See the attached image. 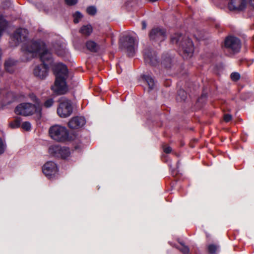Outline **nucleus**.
I'll return each mask as SVG.
<instances>
[{
  "mask_svg": "<svg viewBox=\"0 0 254 254\" xmlns=\"http://www.w3.org/2000/svg\"><path fill=\"white\" fill-rule=\"evenodd\" d=\"M53 71L56 80L54 85L51 87V89L56 95H64L68 91L66 82L68 73L67 67L65 64L59 63L55 65Z\"/></svg>",
  "mask_w": 254,
  "mask_h": 254,
  "instance_id": "f257e3e1",
  "label": "nucleus"
},
{
  "mask_svg": "<svg viewBox=\"0 0 254 254\" xmlns=\"http://www.w3.org/2000/svg\"><path fill=\"white\" fill-rule=\"evenodd\" d=\"M49 133L51 138L58 142H65L72 139L67 129L61 126L55 125L51 127Z\"/></svg>",
  "mask_w": 254,
  "mask_h": 254,
  "instance_id": "f03ea898",
  "label": "nucleus"
},
{
  "mask_svg": "<svg viewBox=\"0 0 254 254\" xmlns=\"http://www.w3.org/2000/svg\"><path fill=\"white\" fill-rule=\"evenodd\" d=\"M16 114L27 116L36 113L40 117L41 108L39 105H34L29 103H23L17 105L14 110Z\"/></svg>",
  "mask_w": 254,
  "mask_h": 254,
  "instance_id": "7ed1b4c3",
  "label": "nucleus"
},
{
  "mask_svg": "<svg viewBox=\"0 0 254 254\" xmlns=\"http://www.w3.org/2000/svg\"><path fill=\"white\" fill-rule=\"evenodd\" d=\"M142 54L146 64L151 66H156L159 65L160 61L154 49H144Z\"/></svg>",
  "mask_w": 254,
  "mask_h": 254,
  "instance_id": "20e7f679",
  "label": "nucleus"
},
{
  "mask_svg": "<svg viewBox=\"0 0 254 254\" xmlns=\"http://www.w3.org/2000/svg\"><path fill=\"white\" fill-rule=\"evenodd\" d=\"M73 111L72 103L66 100L60 103L57 109V113L61 118H66L70 116Z\"/></svg>",
  "mask_w": 254,
  "mask_h": 254,
  "instance_id": "39448f33",
  "label": "nucleus"
},
{
  "mask_svg": "<svg viewBox=\"0 0 254 254\" xmlns=\"http://www.w3.org/2000/svg\"><path fill=\"white\" fill-rule=\"evenodd\" d=\"M171 42L173 44H179L180 46L183 48H191L192 46V42L191 40L183 36L179 33H176L173 34L171 37Z\"/></svg>",
  "mask_w": 254,
  "mask_h": 254,
  "instance_id": "423d86ee",
  "label": "nucleus"
},
{
  "mask_svg": "<svg viewBox=\"0 0 254 254\" xmlns=\"http://www.w3.org/2000/svg\"><path fill=\"white\" fill-rule=\"evenodd\" d=\"M49 153L56 157L66 159L70 155V151L68 147H61L59 145L51 146L49 149Z\"/></svg>",
  "mask_w": 254,
  "mask_h": 254,
  "instance_id": "0eeeda50",
  "label": "nucleus"
},
{
  "mask_svg": "<svg viewBox=\"0 0 254 254\" xmlns=\"http://www.w3.org/2000/svg\"><path fill=\"white\" fill-rule=\"evenodd\" d=\"M150 40L155 41H162L166 38V30L161 27L152 28L149 33Z\"/></svg>",
  "mask_w": 254,
  "mask_h": 254,
  "instance_id": "6e6552de",
  "label": "nucleus"
},
{
  "mask_svg": "<svg viewBox=\"0 0 254 254\" xmlns=\"http://www.w3.org/2000/svg\"><path fill=\"white\" fill-rule=\"evenodd\" d=\"M50 49H43L40 50L38 54V57L39 58L42 64H47L50 67L53 63L52 54L50 51Z\"/></svg>",
  "mask_w": 254,
  "mask_h": 254,
  "instance_id": "1a4fd4ad",
  "label": "nucleus"
},
{
  "mask_svg": "<svg viewBox=\"0 0 254 254\" xmlns=\"http://www.w3.org/2000/svg\"><path fill=\"white\" fill-rule=\"evenodd\" d=\"M49 68L50 67L47 64H41L35 67L33 70V74L36 77L40 79H45L48 75Z\"/></svg>",
  "mask_w": 254,
  "mask_h": 254,
  "instance_id": "9d476101",
  "label": "nucleus"
},
{
  "mask_svg": "<svg viewBox=\"0 0 254 254\" xmlns=\"http://www.w3.org/2000/svg\"><path fill=\"white\" fill-rule=\"evenodd\" d=\"M119 43L120 48H135L138 46L137 40L128 36L122 37Z\"/></svg>",
  "mask_w": 254,
  "mask_h": 254,
  "instance_id": "9b49d317",
  "label": "nucleus"
},
{
  "mask_svg": "<svg viewBox=\"0 0 254 254\" xmlns=\"http://www.w3.org/2000/svg\"><path fill=\"white\" fill-rule=\"evenodd\" d=\"M28 34V32L26 29L19 28L17 29L13 33L12 39L15 42V46H17V44L25 41Z\"/></svg>",
  "mask_w": 254,
  "mask_h": 254,
  "instance_id": "f8f14e48",
  "label": "nucleus"
},
{
  "mask_svg": "<svg viewBox=\"0 0 254 254\" xmlns=\"http://www.w3.org/2000/svg\"><path fill=\"white\" fill-rule=\"evenodd\" d=\"M86 124L84 117L76 116L73 117L68 122V126L72 129H78L83 127Z\"/></svg>",
  "mask_w": 254,
  "mask_h": 254,
  "instance_id": "ddd939ff",
  "label": "nucleus"
},
{
  "mask_svg": "<svg viewBox=\"0 0 254 254\" xmlns=\"http://www.w3.org/2000/svg\"><path fill=\"white\" fill-rule=\"evenodd\" d=\"M42 49H21L23 53L22 61L27 62L35 57H38V54Z\"/></svg>",
  "mask_w": 254,
  "mask_h": 254,
  "instance_id": "4468645a",
  "label": "nucleus"
},
{
  "mask_svg": "<svg viewBox=\"0 0 254 254\" xmlns=\"http://www.w3.org/2000/svg\"><path fill=\"white\" fill-rule=\"evenodd\" d=\"M57 164L53 161L46 162L42 167L43 173L46 176H51L58 171Z\"/></svg>",
  "mask_w": 254,
  "mask_h": 254,
  "instance_id": "2eb2a0df",
  "label": "nucleus"
},
{
  "mask_svg": "<svg viewBox=\"0 0 254 254\" xmlns=\"http://www.w3.org/2000/svg\"><path fill=\"white\" fill-rule=\"evenodd\" d=\"M246 6V0H231L228 4L230 10H243Z\"/></svg>",
  "mask_w": 254,
  "mask_h": 254,
  "instance_id": "dca6fc26",
  "label": "nucleus"
},
{
  "mask_svg": "<svg viewBox=\"0 0 254 254\" xmlns=\"http://www.w3.org/2000/svg\"><path fill=\"white\" fill-rule=\"evenodd\" d=\"M18 61L12 58H8L5 61L4 67L5 70L10 74L15 72L17 68Z\"/></svg>",
  "mask_w": 254,
  "mask_h": 254,
  "instance_id": "f3484780",
  "label": "nucleus"
},
{
  "mask_svg": "<svg viewBox=\"0 0 254 254\" xmlns=\"http://www.w3.org/2000/svg\"><path fill=\"white\" fill-rule=\"evenodd\" d=\"M174 57L169 53H163L161 56V64L166 68H170L174 63Z\"/></svg>",
  "mask_w": 254,
  "mask_h": 254,
  "instance_id": "a211bd4d",
  "label": "nucleus"
},
{
  "mask_svg": "<svg viewBox=\"0 0 254 254\" xmlns=\"http://www.w3.org/2000/svg\"><path fill=\"white\" fill-rule=\"evenodd\" d=\"M226 48H239L241 47L240 40L237 37L229 36L225 40Z\"/></svg>",
  "mask_w": 254,
  "mask_h": 254,
  "instance_id": "6ab92c4d",
  "label": "nucleus"
},
{
  "mask_svg": "<svg viewBox=\"0 0 254 254\" xmlns=\"http://www.w3.org/2000/svg\"><path fill=\"white\" fill-rule=\"evenodd\" d=\"M194 49H179L178 53L184 60L190 58L193 54Z\"/></svg>",
  "mask_w": 254,
  "mask_h": 254,
  "instance_id": "aec40b11",
  "label": "nucleus"
},
{
  "mask_svg": "<svg viewBox=\"0 0 254 254\" xmlns=\"http://www.w3.org/2000/svg\"><path fill=\"white\" fill-rule=\"evenodd\" d=\"M141 78L144 81L148 86L149 91L154 89L155 86V82L154 78L150 75L143 74L141 76Z\"/></svg>",
  "mask_w": 254,
  "mask_h": 254,
  "instance_id": "412c9836",
  "label": "nucleus"
},
{
  "mask_svg": "<svg viewBox=\"0 0 254 254\" xmlns=\"http://www.w3.org/2000/svg\"><path fill=\"white\" fill-rule=\"evenodd\" d=\"M83 52L87 54H92L93 56L101 55L104 49H82Z\"/></svg>",
  "mask_w": 254,
  "mask_h": 254,
  "instance_id": "4be33fe9",
  "label": "nucleus"
},
{
  "mask_svg": "<svg viewBox=\"0 0 254 254\" xmlns=\"http://www.w3.org/2000/svg\"><path fill=\"white\" fill-rule=\"evenodd\" d=\"M7 25V21L5 20L3 15L0 13V37L6 29Z\"/></svg>",
  "mask_w": 254,
  "mask_h": 254,
  "instance_id": "5701e85b",
  "label": "nucleus"
},
{
  "mask_svg": "<svg viewBox=\"0 0 254 254\" xmlns=\"http://www.w3.org/2000/svg\"><path fill=\"white\" fill-rule=\"evenodd\" d=\"M93 29L91 25H83L79 30L82 35L89 36L92 32Z\"/></svg>",
  "mask_w": 254,
  "mask_h": 254,
  "instance_id": "b1692460",
  "label": "nucleus"
},
{
  "mask_svg": "<svg viewBox=\"0 0 254 254\" xmlns=\"http://www.w3.org/2000/svg\"><path fill=\"white\" fill-rule=\"evenodd\" d=\"M55 52L59 57L65 59H67L69 57V54L67 49H56Z\"/></svg>",
  "mask_w": 254,
  "mask_h": 254,
  "instance_id": "393cba45",
  "label": "nucleus"
},
{
  "mask_svg": "<svg viewBox=\"0 0 254 254\" xmlns=\"http://www.w3.org/2000/svg\"><path fill=\"white\" fill-rule=\"evenodd\" d=\"M177 100L178 101H185L187 97V92L183 89H180L177 92Z\"/></svg>",
  "mask_w": 254,
  "mask_h": 254,
  "instance_id": "a878e982",
  "label": "nucleus"
},
{
  "mask_svg": "<svg viewBox=\"0 0 254 254\" xmlns=\"http://www.w3.org/2000/svg\"><path fill=\"white\" fill-rule=\"evenodd\" d=\"M22 120L20 117H16L15 119L9 124L10 127L12 128H18L21 125Z\"/></svg>",
  "mask_w": 254,
  "mask_h": 254,
  "instance_id": "bb28decb",
  "label": "nucleus"
},
{
  "mask_svg": "<svg viewBox=\"0 0 254 254\" xmlns=\"http://www.w3.org/2000/svg\"><path fill=\"white\" fill-rule=\"evenodd\" d=\"M122 52L129 58L133 57L135 53V49H121Z\"/></svg>",
  "mask_w": 254,
  "mask_h": 254,
  "instance_id": "cd10ccee",
  "label": "nucleus"
},
{
  "mask_svg": "<svg viewBox=\"0 0 254 254\" xmlns=\"http://www.w3.org/2000/svg\"><path fill=\"white\" fill-rule=\"evenodd\" d=\"M218 246L215 244H210L207 246V252L209 254H214L216 253Z\"/></svg>",
  "mask_w": 254,
  "mask_h": 254,
  "instance_id": "c85d7f7f",
  "label": "nucleus"
},
{
  "mask_svg": "<svg viewBox=\"0 0 254 254\" xmlns=\"http://www.w3.org/2000/svg\"><path fill=\"white\" fill-rule=\"evenodd\" d=\"M241 77L240 74L237 72H233L230 74L231 79L234 82L238 81Z\"/></svg>",
  "mask_w": 254,
  "mask_h": 254,
  "instance_id": "c756f323",
  "label": "nucleus"
},
{
  "mask_svg": "<svg viewBox=\"0 0 254 254\" xmlns=\"http://www.w3.org/2000/svg\"><path fill=\"white\" fill-rule=\"evenodd\" d=\"M207 97L206 94L202 93L201 96L197 99V102L198 103H201V105H203L206 101Z\"/></svg>",
  "mask_w": 254,
  "mask_h": 254,
  "instance_id": "7c9ffc66",
  "label": "nucleus"
},
{
  "mask_svg": "<svg viewBox=\"0 0 254 254\" xmlns=\"http://www.w3.org/2000/svg\"><path fill=\"white\" fill-rule=\"evenodd\" d=\"M73 21L75 23H77L79 21V19L82 17V14L79 11H76L73 15Z\"/></svg>",
  "mask_w": 254,
  "mask_h": 254,
  "instance_id": "2f4dec72",
  "label": "nucleus"
},
{
  "mask_svg": "<svg viewBox=\"0 0 254 254\" xmlns=\"http://www.w3.org/2000/svg\"><path fill=\"white\" fill-rule=\"evenodd\" d=\"M87 12L91 15H94L96 13L97 10L96 8L93 6H90L87 7L86 9Z\"/></svg>",
  "mask_w": 254,
  "mask_h": 254,
  "instance_id": "473e14b6",
  "label": "nucleus"
},
{
  "mask_svg": "<svg viewBox=\"0 0 254 254\" xmlns=\"http://www.w3.org/2000/svg\"><path fill=\"white\" fill-rule=\"evenodd\" d=\"M54 104V100L52 98H49L46 100L45 102L44 103V106L46 108H48L53 106Z\"/></svg>",
  "mask_w": 254,
  "mask_h": 254,
  "instance_id": "72a5a7b5",
  "label": "nucleus"
},
{
  "mask_svg": "<svg viewBox=\"0 0 254 254\" xmlns=\"http://www.w3.org/2000/svg\"><path fill=\"white\" fill-rule=\"evenodd\" d=\"M86 48H96V47H99L100 45H98L94 41L92 40L88 41L86 42Z\"/></svg>",
  "mask_w": 254,
  "mask_h": 254,
  "instance_id": "f704fd0d",
  "label": "nucleus"
},
{
  "mask_svg": "<svg viewBox=\"0 0 254 254\" xmlns=\"http://www.w3.org/2000/svg\"><path fill=\"white\" fill-rule=\"evenodd\" d=\"M177 248L183 254H190V249L188 246H184L182 248L177 247Z\"/></svg>",
  "mask_w": 254,
  "mask_h": 254,
  "instance_id": "c9c22d12",
  "label": "nucleus"
},
{
  "mask_svg": "<svg viewBox=\"0 0 254 254\" xmlns=\"http://www.w3.org/2000/svg\"><path fill=\"white\" fill-rule=\"evenodd\" d=\"M21 127L23 129L29 131L31 129V126L29 122H24L22 123Z\"/></svg>",
  "mask_w": 254,
  "mask_h": 254,
  "instance_id": "e433bc0d",
  "label": "nucleus"
},
{
  "mask_svg": "<svg viewBox=\"0 0 254 254\" xmlns=\"http://www.w3.org/2000/svg\"><path fill=\"white\" fill-rule=\"evenodd\" d=\"M5 149V145L4 144L2 138H0V154H2L4 152Z\"/></svg>",
  "mask_w": 254,
  "mask_h": 254,
  "instance_id": "4c0bfd02",
  "label": "nucleus"
},
{
  "mask_svg": "<svg viewBox=\"0 0 254 254\" xmlns=\"http://www.w3.org/2000/svg\"><path fill=\"white\" fill-rule=\"evenodd\" d=\"M250 93H243L241 95L240 98L241 100L245 101L250 98Z\"/></svg>",
  "mask_w": 254,
  "mask_h": 254,
  "instance_id": "58836bf2",
  "label": "nucleus"
},
{
  "mask_svg": "<svg viewBox=\"0 0 254 254\" xmlns=\"http://www.w3.org/2000/svg\"><path fill=\"white\" fill-rule=\"evenodd\" d=\"M223 119L225 122L228 123L232 120V116L230 114H226L224 115Z\"/></svg>",
  "mask_w": 254,
  "mask_h": 254,
  "instance_id": "ea45409f",
  "label": "nucleus"
},
{
  "mask_svg": "<svg viewBox=\"0 0 254 254\" xmlns=\"http://www.w3.org/2000/svg\"><path fill=\"white\" fill-rule=\"evenodd\" d=\"M65 2L68 5H73L77 2V0H65Z\"/></svg>",
  "mask_w": 254,
  "mask_h": 254,
  "instance_id": "a19ab883",
  "label": "nucleus"
},
{
  "mask_svg": "<svg viewBox=\"0 0 254 254\" xmlns=\"http://www.w3.org/2000/svg\"><path fill=\"white\" fill-rule=\"evenodd\" d=\"M164 152L166 154H169L172 151V148L170 146L165 147L163 149Z\"/></svg>",
  "mask_w": 254,
  "mask_h": 254,
  "instance_id": "79ce46f5",
  "label": "nucleus"
},
{
  "mask_svg": "<svg viewBox=\"0 0 254 254\" xmlns=\"http://www.w3.org/2000/svg\"><path fill=\"white\" fill-rule=\"evenodd\" d=\"M141 23H142V29L143 30L145 29L146 28V26H147L146 22L144 21H142Z\"/></svg>",
  "mask_w": 254,
  "mask_h": 254,
  "instance_id": "37998d69",
  "label": "nucleus"
},
{
  "mask_svg": "<svg viewBox=\"0 0 254 254\" xmlns=\"http://www.w3.org/2000/svg\"><path fill=\"white\" fill-rule=\"evenodd\" d=\"M250 4L254 8V0H250Z\"/></svg>",
  "mask_w": 254,
  "mask_h": 254,
  "instance_id": "c03bdc74",
  "label": "nucleus"
},
{
  "mask_svg": "<svg viewBox=\"0 0 254 254\" xmlns=\"http://www.w3.org/2000/svg\"><path fill=\"white\" fill-rule=\"evenodd\" d=\"M231 49L234 52H239V50L240 49L235 48V49Z\"/></svg>",
  "mask_w": 254,
  "mask_h": 254,
  "instance_id": "a18cd8bd",
  "label": "nucleus"
},
{
  "mask_svg": "<svg viewBox=\"0 0 254 254\" xmlns=\"http://www.w3.org/2000/svg\"><path fill=\"white\" fill-rule=\"evenodd\" d=\"M179 243H180V244L182 246V247H184V246H186L185 245L184 243V242H179Z\"/></svg>",
  "mask_w": 254,
  "mask_h": 254,
  "instance_id": "49530a36",
  "label": "nucleus"
},
{
  "mask_svg": "<svg viewBox=\"0 0 254 254\" xmlns=\"http://www.w3.org/2000/svg\"><path fill=\"white\" fill-rule=\"evenodd\" d=\"M180 164V161L179 160L178 161L177 163V168H179V165Z\"/></svg>",
  "mask_w": 254,
  "mask_h": 254,
  "instance_id": "de8ad7c7",
  "label": "nucleus"
},
{
  "mask_svg": "<svg viewBox=\"0 0 254 254\" xmlns=\"http://www.w3.org/2000/svg\"><path fill=\"white\" fill-rule=\"evenodd\" d=\"M171 174H172L173 176H175V170H172Z\"/></svg>",
  "mask_w": 254,
  "mask_h": 254,
  "instance_id": "09e8293b",
  "label": "nucleus"
},
{
  "mask_svg": "<svg viewBox=\"0 0 254 254\" xmlns=\"http://www.w3.org/2000/svg\"><path fill=\"white\" fill-rule=\"evenodd\" d=\"M1 55H2V52H1V49H0V60H1Z\"/></svg>",
  "mask_w": 254,
  "mask_h": 254,
  "instance_id": "8fccbe9b",
  "label": "nucleus"
},
{
  "mask_svg": "<svg viewBox=\"0 0 254 254\" xmlns=\"http://www.w3.org/2000/svg\"><path fill=\"white\" fill-rule=\"evenodd\" d=\"M113 57H114V56H113V55L112 54V53H110V58H111V57H112V58H113Z\"/></svg>",
  "mask_w": 254,
  "mask_h": 254,
  "instance_id": "3c124183",
  "label": "nucleus"
}]
</instances>
